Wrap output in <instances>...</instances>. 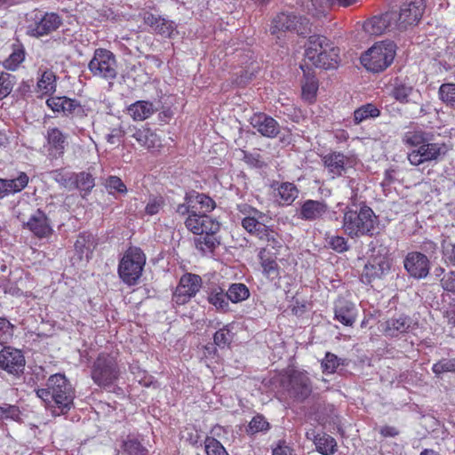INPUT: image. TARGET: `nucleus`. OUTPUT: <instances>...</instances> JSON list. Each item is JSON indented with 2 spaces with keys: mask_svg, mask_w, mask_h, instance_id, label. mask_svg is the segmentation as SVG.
I'll return each instance as SVG.
<instances>
[{
  "mask_svg": "<svg viewBox=\"0 0 455 455\" xmlns=\"http://www.w3.org/2000/svg\"><path fill=\"white\" fill-rule=\"evenodd\" d=\"M36 394L53 416L67 414L74 406L76 390L62 373L51 375L46 381V387L36 389Z\"/></svg>",
  "mask_w": 455,
  "mask_h": 455,
  "instance_id": "1",
  "label": "nucleus"
},
{
  "mask_svg": "<svg viewBox=\"0 0 455 455\" xmlns=\"http://www.w3.org/2000/svg\"><path fill=\"white\" fill-rule=\"evenodd\" d=\"M378 217L373 210L362 204L359 206L346 207L342 220V229L350 238H358L362 236H372Z\"/></svg>",
  "mask_w": 455,
  "mask_h": 455,
  "instance_id": "2",
  "label": "nucleus"
},
{
  "mask_svg": "<svg viewBox=\"0 0 455 455\" xmlns=\"http://www.w3.org/2000/svg\"><path fill=\"white\" fill-rule=\"evenodd\" d=\"M339 48L324 36H309L305 50V57L316 68H336L340 61Z\"/></svg>",
  "mask_w": 455,
  "mask_h": 455,
  "instance_id": "3",
  "label": "nucleus"
},
{
  "mask_svg": "<svg viewBox=\"0 0 455 455\" xmlns=\"http://www.w3.org/2000/svg\"><path fill=\"white\" fill-rule=\"evenodd\" d=\"M121 374L118 354L100 352L90 367V377L93 383L105 389L114 387Z\"/></svg>",
  "mask_w": 455,
  "mask_h": 455,
  "instance_id": "4",
  "label": "nucleus"
},
{
  "mask_svg": "<svg viewBox=\"0 0 455 455\" xmlns=\"http://www.w3.org/2000/svg\"><path fill=\"white\" fill-rule=\"evenodd\" d=\"M395 50L396 45L391 41L375 43L362 54L361 63L371 72H382L392 64L395 56Z\"/></svg>",
  "mask_w": 455,
  "mask_h": 455,
  "instance_id": "5",
  "label": "nucleus"
},
{
  "mask_svg": "<svg viewBox=\"0 0 455 455\" xmlns=\"http://www.w3.org/2000/svg\"><path fill=\"white\" fill-rule=\"evenodd\" d=\"M146 264V255L139 247H129L121 258L117 273L124 283L133 286L138 283Z\"/></svg>",
  "mask_w": 455,
  "mask_h": 455,
  "instance_id": "6",
  "label": "nucleus"
},
{
  "mask_svg": "<svg viewBox=\"0 0 455 455\" xmlns=\"http://www.w3.org/2000/svg\"><path fill=\"white\" fill-rule=\"evenodd\" d=\"M292 32L298 36H306L311 32V22L308 18L295 12H281L272 20L270 33L276 36L279 34Z\"/></svg>",
  "mask_w": 455,
  "mask_h": 455,
  "instance_id": "7",
  "label": "nucleus"
},
{
  "mask_svg": "<svg viewBox=\"0 0 455 455\" xmlns=\"http://www.w3.org/2000/svg\"><path fill=\"white\" fill-rule=\"evenodd\" d=\"M426 9L425 0H404L398 11H391L398 32L406 31L419 24Z\"/></svg>",
  "mask_w": 455,
  "mask_h": 455,
  "instance_id": "8",
  "label": "nucleus"
},
{
  "mask_svg": "<svg viewBox=\"0 0 455 455\" xmlns=\"http://www.w3.org/2000/svg\"><path fill=\"white\" fill-rule=\"evenodd\" d=\"M281 386L288 395L298 402H303L312 393V384L307 371H289L281 379Z\"/></svg>",
  "mask_w": 455,
  "mask_h": 455,
  "instance_id": "9",
  "label": "nucleus"
},
{
  "mask_svg": "<svg viewBox=\"0 0 455 455\" xmlns=\"http://www.w3.org/2000/svg\"><path fill=\"white\" fill-rule=\"evenodd\" d=\"M117 62L115 54L108 49L97 48L88 63V69L93 76L114 80L117 76Z\"/></svg>",
  "mask_w": 455,
  "mask_h": 455,
  "instance_id": "10",
  "label": "nucleus"
},
{
  "mask_svg": "<svg viewBox=\"0 0 455 455\" xmlns=\"http://www.w3.org/2000/svg\"><path fill=\"white\" fill-rule=\"evenodd\" d=\"M202 284L200 275L192 273L182 275L172 293V302L178 306L187 304L197 294Z\"/></svg>",
  "mask_w": 455,
  "mask_h": 455,
  "instance_id": "11",
  "label": "nucleus"
},
{
  "mask_svg": "<svg viewBox=\"0 0 455 455\" xmlns=\"http://www.w3.org/2000/svg\"><path fill=\"white\" fill-rule=\"evenodd\" d=\"M26 360L21 350L4 347L0 350V370L20 378L25 371Z\"/></svg>",
  "mask_w": 455,
  "mask_h": 455,
  "instance_id": "12",
  "label": "nucleus"
},
{
  "mask_svg": "<svg viewBox=\"0 0 455 455\" xmlns=\"http://www.w3.org/2000/svg\"><path fill=\"white\" fill-rule=\"evenodd\" d=\"M62 24L61 17L56 12L36 14L35 22L28 27V34L34 37L47 36L56 31Z\"/></svg>",
  "mask_w": 455,
  "mask_h": 455,
  "instance_id": "13",
  "label": "nucleus"
},
{
  "mask_svg": "<svg viewBox=\"0 0 455 455\" xmlns=\"http://www.w3.org/2000/svg\"><path fill=\"white\" fill-rule=\"evenodd\" d=\"M238 212L243 215L241 225L251 235L256 234L265 227L263 223L266 214L251 205L242 203L237 204Z\"/></svg>",
  "mask_w": 455,
  "mask_h": 455,
  "instance_id": "14",
  "label": "nucleus"
},
{
  "mask_svg": "<svg viewBox=\"0 0 455 455\" xmlns=\"http://www.w3.org/2000/svg\"><path fill=\"white\" fill-rule=\"evenodd\" d=\"M363 30L371 36H380L387 32L398 31L391 11L375 15L363 22Z\"/></svg>",
  "mask_w": 455,
  "mask_h": 455,
  "instance_id": "15",
  "label": "nucleus"
},
{
  "mask_svg": "<svg viewBox=\"0 0 455 455\" xmlns=\"http://www.w3.org/2000/svg\"><path fill=\"white\" fill-rule=\"evenodd\" d=\"M419 327V323L411 316L400 314L385 322L384 332L387 336L397 338L411 332Z\"/></svg>",
  "mask_w": 455,
  "mask_h": 455,
  "instance_id": "16",
  "label": "nucleus"
},
{
  "mask_svg": "<svg viewBox=\"0 0 455 455\" xmlns=\"http://www.w3.org/2000/svg\"><path fill=\"white\" fill-rule=\"evenodd\" d=\"M68 135L63 132L58 127H50L47 129L45 140V148L49 156L54 159L61 158L68 146Z\"/></svg>",
  "mask_w": 455,
  "mask_h": 455,
  "instance_id": "17",
  "label": "nucleus"
},
{
  "mask_svg": "<svg viewBox=\"0 0 455 455\" xmlns=\"http://www.w3.org/2000/svg\"><path fill=\"white\" fill-rule=\"evenodd\" d=\"M131 137L136 140L139 145L150 152H159L163 148L162 140L152 129L147 125L130 127Z\"/></svg>",
  "mask_w": 455,
  "mask_h": 455,
  "instance_id": "18",
  "label": "nucleus"
},
{
  "mask_svg": "<svg viewBox=\"0 0 455 455\" xmlns=\"http://www.w3.org/2000/svg\"><path fill=\"white\" fill-rule=\"evenodd\" d=\"M333 312V319L348 327H352L355 324L358 315V309L355 304L344 297H339L334 301Z\"/></svg>",
  "mask_w": 455,
  "mask_h": 455,
  "instance_id": "19",
  "label": "nucleus"
},
{
  "mask_svg": "<svg viewBox=\"0 0 455 455\" xmlns=\"http://www.w3.org/2000/svg\"><path fill=\"white\" fill-rule=\"evenodd\" d=\"M403 265L409 275L416 279L425 278L429 273V259L419 251L409 252L403 260Z\"/></svg>",
  "mask_w": 455,
  "mask_h": 455,
  "instance_id": "20",
  "label": "nucleus"
},
{
  "mask_svg": "<svg viewBox=\"0 0 455 455\" xmlns=\"http://www.w3.org/2000/svg\"><path fill=\"white\" fill-rule=\"evenodd\" d=\"M142 19L144 24L150 27L155 33L164 37L172 38L177 33V25L173 20H167L149 12H144Z\"/></svg>",
  "mask_w": 455,
  "mask_h": 455,
  "instance_id": "21",
  "label": "nucleus"
},
{
  "mask_svg": "<svg viewBox=\"0 0 455 455\" xmlns=\"http://www.w3.org/2000/svg\"><path fill=\"white\" fill-rule=\"evenodd\" d=\"M390 269V264L384 257L371 259L364 266L361 281L370 284L372 282L381 279Z\"/></svg>",
  "mask_w": 455,
  "mask_h": 455,
  "instance_id": "22",
  "label": "nucleus"
},
{
  "mask_svg": "<svg viewBox=\"0 0 455 455\" xmlns=\"http://www.w3.org/2000/svg\"><path fill=\"white\" fill-rule=\"evenodd\" d=\"M442 153L438 143L426 142L408 153L407 158L411 165L419 166L426 162L436 160Z\"/></svg>",
  "mask_w": 455,
  "mask_h": 455,
  "instance_id": "23",
  "label": "nucleus"
},
{
  "mask_svg": "<svg viewBox=\"0 0 455 455\" xmlns=\"http://www.w3.org/2000/svg\"><path fill=\"white\" fill-rule=\"evenodd\" d=\"M250 124L260 135L267 138H275L280 132L278 122L262 112L253 114Z\"/></svg>",
  "mask_w": 455,
  "mask_h": 455,
  "instance_id": "24",
  "label": "nucleus"
},
{
  "mask_svg": "<svg viewBox=\"0 0 455 455\" xmlns=\"http://www.w3.org/2000/svg\"><path fill=\"white\" fill-rule=\"evenodd\" d=\"M37 238H47L53 233L51 221L45 212L41 209L32 214L24 225Z\"/></svg>",
  "mask_w": 455,
  "mask_h": 455,
  "instance_id": "25",
  "label": "nucleus"
},
{
  "mask_svg": "<svg viewBox=\"0 0 455 455\" xmlns=\"http://www.w3.org/2000/svg\"><path fill=\"white\" fill-rule=\"evenodd\" d=\"M262 275L270 281L281 278V267L277 263V253L272 252L267 248H261L258 253Z\"/></svg>",
  "mask_w": 455,
  "mask_h": 455,
  "instance_id": "26",
  "label": "nucleus"
},
{
  "mask_svg": "<svg viewBox=\"0 0 455 455\" xmlns=\"http://www.w3.org/2000/svg\"><path fill=\"white\" fill-rule=\"evenodd\" d=\"M220 222L212 219L207 214L197 213L196 211H191V213L185 220L186 228L194 235H199L204 231L215 228V226Z\"/></svg>",
  "mask_w": 455,
  "mask_h": 455,
  "instance_id": "27",
  "label": "nucleus"
},
{
  "mask_svg": "<svg viewBox=\"0 0 455 455\" xmlns=\"http://www.w3.org/2000/svg\"><path fill=\"white\" fill-rule=\"evenodd\" d=\"M220 229V224L215 226L212 230L204 231L194 238L196 248L203 254L212 253L220 244V238L218 233Z\"/></svg>",
  "mask_w": 455,
  "mask_h": 455,
  "instance_id": "28",
  "label": "nucleus"
},
{
  "mask_svg": "<svg viewBox=\"0 0 455 455\" xmlns=\"http://www.w3.org/2000/svg\"><path fill=\"white\" fill-rule=\"evenodd\" d=\"M328 212L324 201L307 199L303 202L299 211V218L307 221H315L323 218Z\"/></svg>",
  "mask_w": 455,
  "mask_h": 455,
  "instance_id": "29",
  "label": "nucleus"
},
{
  "mask_svg": "<svg viewBox=\"0 0 455 455\" xmlns=\"http://www.w3.org/2000/svg\"><path fill=\"white\" fill-rule=\"evenodd\" d=\"M225 433L227 431L223 427L220 425L212 427L211 429L212 435L206 436L204 442L206 455H229L221 443L216 439V437H220Z\"/></svg>",
  "mask_w": 455,
  "mask_h": 455,
  "instance_id": "30",
  "label": "nucleus"
},
{
  "mask_svg": "<svg viewBox=\"0 0 455 455\" xmlns=\"http://www.w3.org/2000/svg\"><path fill=\"white\" fill-rule=\"evenodd\" d=\"M347 156L340 152H331L323 156L324 167L331 174V178L339 177L346 170Z\"/></svg>",
  "mask_w": 455,
  "mask_h": 455,
  "instance_id": "31",
  "label": "nucleus"
},
{
  "mask_svg": "<svg viewBox=\"0 0 455 455\" xmlns=\"http://www.w3.org/2000/svg\"><path fill=\"white\" fill-rule=\"evenodd\" d=\"M156 111L152 101L138 100L127 108L128 115L134 121H144L149 118Z\"/></svg>",
  "mask_w": 455,
  "mask_h": 455,
  "instance_id": "32",
  "label": "nucleus"
},
{
  "mask_svg": "<svg viewBox=\"0 0 455 455\" xmlns=\"http://www.w3.org/2000/svg\"><path fill=\"white\" fill-rule=\"evenodd\" d=\"M299 189L292 182H282L276 188L275 199L280 205H291L298 197Z\"/></svg>",
  "mask_w": 455,
  "mask_h": 455,
  "instance_id": "33",
  "label": "nucleus"
},
{
  "mask_svg": "<svg viewBox=\"0 0 455 455\" xmlns=\"http://www.w3.org/2000/svg\"><path fill=\"white\" fill-rule=\"evenodd\" d=\"M74 246L80 259L84 257L88 259L95 247L94 238L92 234L82 232L77 235Z\"/></svg>",
  "mask_w": 455,
  "mask_h": 455,
  "instance_id": "34",
  "label": "nucleus"
},
{
  "mask_svg": "<svg viewBox=\"0 0 455 455\" xmlns=\"http://www.w3.org/2000/svg\"><path fill=\"white\" fill-rule=\"evenodd\" d=\"M57 76L52 69H45L42 72L36 83L37 92L43 95H52L56 92Z\"/></svg>",
  "mask_w": 455,
  "mask_h": 455,
  "instance_id": "35",
  "label": "nucleus"
},
{
  "mask_svg": "<svg viewBox=\"0 0 455 455\" xmlns=\"http://www.w3.org/2000/svg\"><path fill=\"white\" fill-rule=\"evenodd\" d=\"M207 300L218 312L230 311L227 291L225 292L221 287L212 288L208 292Z\"/></svg>",
  "mask_w": 455,
  "mask_h": 455,
  "instance_id": "36",
  "label": "nucleus"
},
{
  "mask_svg": "<svg viewBox=\"0 0 455 455\" xmlns=\"http://www.w3.org/2000/svg\"><path fill=\"white\" fill-rule=\"evenodd\" d=\"M318 88L317 78L314 75L305 74L301 85L302 100L308 104H313L316 100Z\"/></svg>",
  "mask_w": 455,
  "mask_h": 455,
  "instance_id": "37",
  "label": "nucleus"
},
{
  "mask_svg": "<svg viewBox=\"0 0 455 455\" xmlns=\"http://www.w3.org/2000/svg\"><path fill=\"white\" fill-rule=\"evenodd\" d=\"M26 52L23 44L17 40L12 44V53L3 62L4 68L14 71L24 61Z\"/></svg>",
  "mask_w": 455,
  "mask_h": 455,
  "instance_id": "38",
  "label": "nucleus"
},
{
  "mask_svg": "<svg viewBox=\"0 0 455 455\" xmlns=\"http://www.w3.org/2000/svg\"><path fill=\"white\" fill-rule=\"evenodd\" d=\"M315 450L322 455H333L337 451L335 438L326 433L317 434L314 437Z\"/></svg>",
  "mask_w": 455,
  "mask_h": 455,
  "instance_id": "39",
  "label": "nucleus"
},
{
  "mask_svg": "<svg viewBox=\"0 0 455 455\" xmlns=\"http://www.w3.org/2000/svg\"><path fill=\"white\" fill-rule=\"evenodd\" d=\"M94 186L95 179L92 173L87 172H75L74 189L84 193V197L91 193Z\"/></svg>",
  "mask_w": 455,
  "mask_h": 455,
  "instance_id": "40",
  "label": "nucleus"
},
{
  "mask_svg": "<svg viewBox=\"0 0 455 455\" xmlns=\"http://www.w3.org/2000/svg\"><path fill=\"white\" fill-rule=\"evenodd\" d=\"M232 330V323H228L219 329L213 335L214 345L220 349L229 348L235 336Z\"/></svg>",
  "mask_w": 455,
  "mask_h": 455,
  "instance_id": "41",
  "label": "nucleus"
},
{
  "mask_svg": "<svg viewBox=\"0 0 455 455\" xmlns=\"http://www.w3.org/2000/svg\"><path fill=\"white\" fill-rule=\"evenodd\" d=\"M380 116V110L373 103H366L357 108L353 114L354 123L359 124L369 118H376Z\"/></svg>",
  "mask_w": 455,
  "mask_h": 455,
  "instance_id": "42",
  "label": "nucleus"
},
{
  "mask_svg": "<svg viewBox=\"0 0 455 455\" xmlns=\"http://www.w3.org/2000/svg\"><path fill=\"white\" fill-rule=\"evenodd\" d=\"M190 195L194 199L193 202L196 205V209H197V205H199L200 212L198 213L207 214L216 208L215 201L206 194L192 191Z\"/></svg>",
  "mask_w": 455,
  "mask_h": 455,
  "instance_id": "43",
  "label": "nucleus"
},
{
  "mask_svg": "<svg viewBox=\"0 0 455 455\" xmlns=\"http://www.w3.org/2000/svg\"><path fill=\"white\" fill-rule=\"evenodd\" d=\"M227 295L232 303H239L250 297V291L244 283H235L229 285Z\"/></svg>",
  "mask_w": 455,
  "mask_h": 455,
  "instance_id": "44",
  "label": "nucleus"
},
{
  "mask_svg": "<svg viewBox=\"0 0 455 455\" xmlns=\"http://www.w3.org/2000/svg\"><path fill=\"white\" fill-rule=\"evenodd\" d=\"M255 236L259 240L266 242L267 245L271 246L273 249L278 250L282 247L277 232L269 226L266 225L265 227H262Z\"/></svg>",
  "mask_w": 455,
  "mask_h": 455,
  "instance_id": "45",
  "label": "nucleus"
},
{
  "mask_svg": "<svg viewBox=\"0 0 455 455\" xmlns=\"http://www.w3.org/2000/svg\"><path fill=\"white\" fill-rule=\"evenodd\" d=\"M412 91V86L403 83L396 78L391 92V96L400 103L405 104L409 101V97Z\"/></svg>",
  "mask_w": 455,
  "mask_h": 455,
  "instance_id": "46",
  "label": "nucleus"
},
{
  "mask_svg": "<svg viewBox=\"0 0 455 455\" xmlns=\"http://www.w3.org/2000/svg\"><path fill=\"white\" fill-rule=\"evenodd\" d=\"M52 179L61 187L74 189L75 172H67L64 168L54 170L51 172Z\"/></svg>",
  "mask_w": 455,
  "mask_h": 455,
  "instance_id": "47",
  "label": "nucleus"
},
{
  "mask_svg": "<svg viewBox=\"0 0 455 455\" xmlns=\"http://www.w3.org/2000/svg\"><path fill=\"white\" fill-rule=\"evenodd\" d=\"M63 115L67 117L83 118L86 116L84 106L77 100L68 97H67V101L64 105Z\"/></svg>",
  "mask_w": 455,
  "mask_h": 455,
  "instance_id": "48",
  "label": "nucleus"
},
{
  "mask_svg": "<svg viewBox=\"0 0 455 455\" xmlns=\"http://www.w3.org/2000/svg\"><path fill=\"white\" fill-rule=\"evenodd\" d=\"M29 178L26 172H20L15 179H5L8 194L22 191L28 184Z\"/></svg>",
  "mask_w": 455,
  "mask_h": 455,
  "instance_id": "49",
  "label": "nucleus"
},
{
  "mask_svg": "<svg viewBox=\"0 0 455 455\" xmlns=\"http://www.w3.org/2000/svg\"><path fill=\"white\" fill-rule=\"evenodd\" d=\"M122 449L127 455H147L148 453L147 449L138 439L130 436L123 442Z\"/></svg>",
  "mask_w": 455,
  "mask_h": 455,
  "instance_id": "50",
  "label": "nucleus"
},
{
  "mask_svg": "<svg viewBox=\"0 0 455 455\" xmlns=\"http://www.w3.org/2000/svg\"><path fill=\"white\" fill-rule=\"evenodd\" d=\"M429 138L423 131H409L404 133L403 141L406 145L415 147L416 148L425 144Z\"/></svg>",
  "mask_w": 455,
  "mask_h": 455,
  "instance_id": "51",
  "label": "nucleus"
},
{
  "mask_svg": "<svg viewBox=\"0 0 455 455\" xmlns=\"http://www.w3.org/2000/svg\"><path fill=\"white\" fill-rule=\"evenodd\" d=\"M270 425L265 417L261 414H257L249 422L246 433L252 435L259 432L267 431Z\"/></svg>",
  "mask_w": 455,
  "mask_h": 455,
  "instance_id": "52",
  "label": "nucleus"
},
{
  "mask_svg": "<svg viewBox=\"0 0 455 455\" xmlns=\"http://www.w3.org/2000/svg\"><path fill=\"white\" fill-rule=\"evenodd\" d=\"M340 364H342L341 359L331 352H326L321 362L322 371L324 374H333Z\"/></svg>",
  "mask_w": 455,
  "mask_h": 455,
  "instance_id": "53",
  "label": "nucleus"
},
{
  "mask_svg": "<svg viewBox=\"0 0 455 455\" xmlns=\"http://www.w3.org/2000/svg\"><path fill=\"white\" fill-rule=\"evenodd\" d=\"M439 98L447 106L453 107L455 104V84H442L439 88Z\"/></svg>",
  "mask_w": 455,
  "mask_h": 455,
  "instance_id": "54",
  "label": "nucleus"
},
{
  "mask_svg": "<svg viewBox=\"0 0 455 455\" xmlns=\"http://www.w3.org/2000/svg\"><path fill=\"white\" fill-rule=\"evenodd\" d=\"M15 76L9 73L0 75V100L7 97L12 91Z\"/></svg>",
  "mask_w": 455,
  "mask_h": 455,
  "instance_id": "55",
  "label": "nucleus"
},
{
  "mask_svg": "<svg viewBox=\"0 0 455 455\" xmlns=\"http://www.w3.org/2000/svg\"><path fill=\"white\" fill-rule=\"evenodd\" d=\"M14 325L5 317H0V345L8 343L13 336Z\"/></svg>",
  "mask_w": 455,
  "mask_h": 455,
  "instance_id": "56",
  "label": "nucleus"
},
{
  "mask_svg": "<svg viewBox=\"0 0 455 455\" xmlns=\"http://www.w3.org/2000/svg\"><path fill=\"white\" fill-rule=\"evenodd\" d=\"M20 418V411L17 405L4 403L0 405V419L18 420Z\"/></svg>",
  "mask_w": 455,
  "mask_h": 455,
  "instance_id": "57",
  "label": "nucleus"
},
{
  "mask_svg": "<svg viewBox=\"0 0 455 455\" xmlns=\"http://www.w3.org/2000/svg\"><path fill=\"white\" fill-rule=\"evenodd\" d=\"M432 371L436 377H440L444 372L455 371V362L451 359H442L434 363Z\"/></svg>",
  "mask_w": 455,
  "mask_h": 455,
  "instance_id": "58",
  "label": "nucleus"
},
{
  "mask_svg": "<svg viewBox=\"0 0 455 455\" xmlns=\"http://www.w3.org/2000/svg\"><path fill=\"white\" fill-rule=\"evenodd\" d=\"M164 205V199L163 196L150 197L146 207L145 213L149 216L157 214Z\"/></svg>",
  "mask_w": 455,
  "mask_h": 455,
  "instance_id": "59",
  "label": "nucleus"
},
{
  "mask_svg": "<svg viewBox=\"0 0 455 455\" xmlns=\"http://www.w3.org/2000/svg\"><path fill=\"white\" fill-rule=\"evenodd\" d=\"M329 246L339 253L348 251L349 246L345 237L341 235H332L329 238Z\"/></svg>",
  "mask_w": 455,
  "mask_h": 455,
  "instance_id": "60",
  "label": "nucleus"
},
{
  "mask_svg": "<svg viewBox=\"0 0 455 455\" xmlns=\"http://www.w3.org/2000/svg\"><path fill=\"white\" fill-rule=\"evenodd\" d=\"M106 188L110 191L125 194L127 192L126 185L117 176H109L106 180Z\"/></svg>",
  "mask_w": 455,
  "mask_h": 455,
  "instance_id": "61",
  "label": "nucleus"
},
{
  "mask_svg": "<svg viewBox=\"0 0 455 455\" xmlns=\"http://www.w3.org/2000/svg\"><path fill=\"white\" fill-rule=\"evenodd\" d=\"M66 101V96H52L46 100L45 103L54 113H63Z\"/></svg>",
  "mask_w": 455,
  "mask_h": 455,
  "instance_id": "62",
  "label": "nucleus"
},
{
  "mask_svg": "<svg viewBox=\"0 0 455 455\" xmlns=\"http://www.w3.org/2000/svg\"><path fill=\"white\" fill-rule=\"evenodd\" d=\"M442 249L446 259L453 264L455 262V243L451 242L450 237L444 238L442 241Z\"/></svg>",
  "mask_w": 455,
  "mask_h": 455,
  "instance_id": "63",
  "label": "nucleus"
},
{
  "mask_svg": "<svg viewBox=\"0 0 455 455\" xmlns=\"http://www.w3.org/2000/svg\"><path fill=\"white\" fill-rule=\"evenodd\" d=\"M193 198L191 197L190 192L187 193L184 197V203L180 204L177 206V212L182 216L190 214L191 211H196V205L194 204Z\"/></svg>",
  "mask_w": 455,
  "mask_h": 455,
  "instance_id": "64",
  "label": "nucleus"
}]
</instances>
